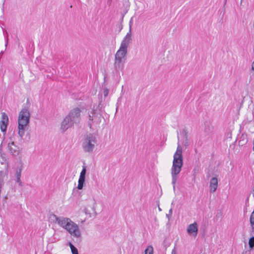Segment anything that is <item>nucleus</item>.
Segmentation results:
<instances>
[{"label":"nucleus","instance_id":"nucleus-1","mask_svg":"<svg viewBox=\"0 0 254 254\" xmlns=\"http://www.w3.org/2000/svg\"><path fill=\"white\" fill-rule=\"evenodd\" d=\"M132 18L129 21L128 32L122 41L119 49L115 55L114 65L116 70H122L124 67L127 60V49L129 45L132 43L131 23Z\"/></svg>","mask_w":254,"mask_h":254},{"label":"nucleus","instance_id":"nucleus-2","mask_svg":"<svg viewBox=\"0 0 254 254\" xmlns=\"http://www.w3.org/2000/svg\"><path fill=\"white\" fill-rule=\"evenodd\" d=\"M183 160L182 147L178 141L176 151L173 156V165L171 170V174L172 178V183L173 186L174 190L175 189V184L178 179V175L183 167Z\"/></svg>","mask_w":254,"mask_h":254},{"label":"nucleus","instance_id":"nucleus-3","mask_svg":"<svg viewBox=\"0 0 254 254\" xmlns=\"http://www.w3.org/2000/svg\"><path fill=\"white\" fill-rule=\"evenodd\" d=\"M54 217L55 223L65 229L71 236L77 238L80 237L81 232L78 226L70 218L56 215Z\"/></svg>","mask_w":254,"mask_h":254},{"label":"nucleus","instance_id":"nucleus-4","mask_svg":"<svg viewBox=\"0 0 254 254\" xmlns=\"http://www.w3.org/2000/svg\"><path fill=\"white\" fill-rule=\"evenodd\" d=\"M30 113L26 109H23L19 113L18 122V134L22 137L24 134L26 126L29 123Z\"/></svg>","mask_w":254,"mask_h":254},{"label":"nucleus","instance_id":"nucleus-5","mask_svg":"<svg viewBox=\"0 0 254 254\" xmlns=\"http://www.w3.org/2000/svg\"><path fill=\"white\" fill-rule=\"evenodd\" d=\"M97 143V138L94 134H88L84 136L82 143V147L84 152L92 153L95 148Z\"/></svg>","mask_w":254,"mask_h":254},{"label":"nucleus","instance_id":"nucleus-6","mask_svg":"<svg viewBox=\"0 0 254 254\" xmlns=\"http://www.w3.org/2000/svg\"><path fill=\"white\" fill-rule=\"evenodd\" d=\"M102 119V117L100 110L97 107L95 109H93L89 114L88 125L90 127H98L101 122Z\"/></svg>","mask_w":254,"mask_h":254},{"label":"nucleus","instance_id":"nucleus-7","mask_svg":"<svg viewBox=\"0 0 254 254\" xmlns=\"http://www.w3.org/2000/svg\"><path fill=\"white\" fill-rule=\"evenodd\" d=\"M23 167L24 163L21 159H19L14 162L10 171V173L16 178V182L19 184L21 183L20 178Z\"/></svg>","mask_w":254,"mask_h":254},{"label":"nucleus","instance_id":"nucleus-8","mask_svg":"<svg viewBox=\"0 0 254 254\" xmlns=\"http://www.w3.org/2000/svg\"><path fill=\"white\" fill-rule=\"evenodd\" d=\"M80 110L76 108L71 110L66 117L73 124H77L80 121Z\"/></svg>","mask_w":254,"mask_h":254},{"label":"nucleus","instance_id":"nucleus-9","mask_svg":"<svg viewBox=\"0 0 254 254\" xmlns=\"http://www.w3.org/2000/svg\"><path fill=\"white\" fill-rule=\"evenodd\" d=\"M7 148L9 152L13 156H17L20 153L19 147L16 145L13 141L8 143Z\"/></svg>","mask_w":254,"mask_h":254},{"label":"nucleus","instance_id":"nucleus-10","mask_svg":"<svg viewBox=\"0 0 254 254\" xmlns=\"http://www.w3.org/2000/svg\"><path fill=\"white\" fill-rule=\"evenodd\" d=\"M8 117L4 112L1 113V118L0 122V127L2 132H5L6 130L8 125Z\"/></svg>","mask_w":254,"mask_h":254},{"label":"nucleus","instance_id":"nucleus-11","mask_svg":"<svg viewBox=\"0 0 254 254\" xmlns=\"http://www.w3.org/2000/svg\"><path fill=\"white\" fill-rule=\"evenodd\" d=\"M86 173V169L85 166H83L82 170L80 172L79 178L78 181V185L77 188L78 190H82L85 180V175Z\"/></svg>","mask_w":254,"mask_h":254},{"label":"nucleus","instance_id":"nucleus-12","mask_svg":"<svg viewBox=\"0 0 254 254\" xmlns=\"http://www.w3.org/2000/svg\"><path fill=\"white\" fill-rule=\"evenodd\" d=\"M187 232L188 234L196 237L198 232V226L196 222L190 224L187 228Z\"/></svg>","mask_w":254,"mask_h":254},{"label":"nucleus","instance_id":"nucleus-13","mask_svg":"<svg viewBox=\"0 0 254 254\" xmlns=\"http://www.w3.org/2000/svg\"><path fill=\"white\" fill-rule=\"evenodd\" d=\"M68 119V117H65L61 124V129L63 132H64L74 125Z\"/></svg>","mask_w":254,"mask_h":254},{"label":"nucleus","instance_id":"nucleus-14","mask_svg":"<svg viewBox=\"0 0 254 254\" xmlns=\"http://www.w3.org/2000/svg\"><path fill=\"white\" fill-rule=\"evenodd\" d=\"M218 187V180L216 178L213 177L210 180L209 189L210 191L214 192L216 191Z\"/></svg>","mask_w":254,"mask_h":254},{"label":"nucleus","instance_id":"nucleus-15","mask_svg":"<svg viewBox=\"0 0 254 254\" xmlns=\"http://www.w3.org/2000/svg\"><path fill=\"white\" fill-rule=\"evenodd\" d=\"M142 254H153V248L152 246H148Z\"/></svg>","mask_w":254,"mask_h":254},{"label":"nucleus","instance_id":"nucleus-16","mask_svg":"<svg viewBox=\"0 0 254 254\" xmlns=\"http://www.w3.org/2000/svg\"><path fill=\"white\" fill-rule=\"evenodd\" d=\"M69 246L71 249L72 254H78L77 249L71 243H69Z\"/></svg>","mask_w":254,"mask_h":254},{"label":"nucleus","instance_id":"nucleus-17","mask_svg":"<svg viewBox=\"0 0 254 254\" xmlns=\"http://www.w3.org/2000/svg\"><path fill=\"white\" fill-rule=\"evenodd\" d=\"M4 164L5 165V171L4 172V175L6 176H7L9 173V163L8 161H6L4 163Z\"/></svg>","mask_w":254,"mask_h":254},{"label":"nucleus","instance_id":"nucleus-18","mask_svg":"<svg viewBox=\"0 0 254 254\" xmlns=\"http://www.w3.org/2000/svg\"><path fill=\"white\" fill-rule=\"evenodd\" d=\"M249 245L250 248L252 249L254 247V237L251 238L249 241Z\"/></svg>","mask_w":254,"mask_h":254},{"label":"nucleus","instance_id":"nucleus-19","mask_svg":"<svg viewBox=\"0 0 254 254\" xmlns=\"http://www.w3.org/2000/svg\"><path fill=\"white\" fill-rule=\"evenodd\" d=\"M250 223L252 226L254 225V209L250 216Z\"/></svg>","mask_w":254,"mask_h":254},{"label":"nucleus","instance_id":"nucleus-20","mask_svg":"<svg viewBox=\"0 0 254 254\" xmlns=\"http://www.w3.org/2000/svg\"><path fill=\"white\" fill-rule=\"evenodd\" d=\"M103 93L105 97L107 96L109 94V90L107 88H105L104 89Z\"/></svg>","mask_w":254,"mask_h":254},{"label":"nucleus","instance_id":"nucleus-21","mask_svg":"<svg viewBox=\"0 0 254 254\" xmlns=\"http://www.w3.org/2000/svg\"><path fill=\"white\" fill-rule=\"evenodd\" d=\"M172 212H173V211H172V209L171 208V209H170L169 210V214H167V215H166V216L168 218V219H169V218H170V215H172Z\"/></svg>","mask_w":254,"mask_h":254},{"label":"nucleus","instance_id":"nucleus-22","mask_svg":"<svg viewBox=\"0 0 254 254\" xmlns=\"http://www.w3.org/2000/svg\"><path fill=\"white\" fill-rule=\"evenodd\" d=\"M5 41H6L5 47H6V46L7 45V43H8V38H6Z\"/></svg>","mask_w":254,"mask_h":254},{"label":"nucleus","instance_id":"nucleus-23","mask_svg":"<svg viewBox=\"0 0 254 254\" xmlns=\"http://www.w3.org/2000/svg\"><path fill=\"white\" fill-rule=\"evenodd\" d=\"M126 6L127 7H128L129 6V4H128V1H126Z\"/></svg>","mask_w":254,"mask_h":254},{"label":"nucleus","instance_id":"nucleus-24","mask_svg":"<svg viewBox=\"0 0 254 254\" xmlns=\"http://www.w3.org/2000/svg\"><path fill=\"white\" fill-rule=\"evenodd\" d=\"M172 254H176V251L175 250H173L172 252Z\"/></svg>","mask_w":254,"mask_h":254},{"label":"nucleus","instance_id":"nucleus-25","mask_svg":"<svg viewBox=\"0 0 254 254\" xmlns=\"http://www.w3.org/2000/svg\"><path fill=\"white\" fill-rule=\"evenodd\" d=\"M185 145L186 146H188V142L187 141L185 143Z\"/></svg>","mask_w":254,"mask_h":254},{"label":"nucleus","instance_id":"nucleus-26","mask_svg":"<svg viewBox=\"0 0 254 254\" xmlns=\"http://www.w3.org/2000/svg\"><path fill=\"white\" fill-rule=\"evenodd\" d=\"M252 69L254 70V63H253L252 65Z\"/></svg>","mask_w":254,"mask_h":254},{"label":"nucleus","instance_id":"nucleus-27","mask_svg":"<svg viewBox=\"0 0 254 254\" xmlns=\"http://www.w3.org/2000/svg\"><path fill=\"white\" fill-rule=\"evenodd\" d=\"M1 185L0 184V191L1 190Z\"/></svg>","mask_w":254,"mask_h":254}]
</instances>
